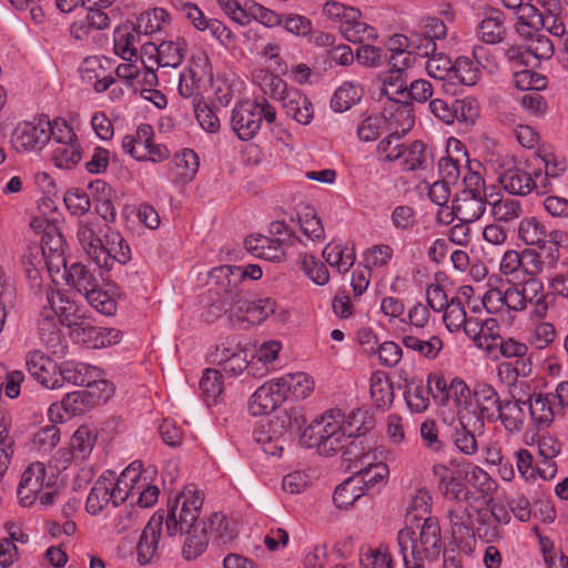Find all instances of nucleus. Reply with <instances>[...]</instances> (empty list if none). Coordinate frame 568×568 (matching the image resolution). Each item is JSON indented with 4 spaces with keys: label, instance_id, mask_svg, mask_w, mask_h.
I'll return each instance as SVG.
<instances>
[{
    "label": "nucleus",
    "instance_id": "f257e3e1",
    "mask_svg": "<svg viewBox=\"0 0 568 568\" xmlns=\"http://www.w3.org/2000/svg\"><path fill=\"white\" fill-rule=\"evenodd\" d=\"M239 273H232L231 265H220L210 272V280L215 286L210 291L212 296L207 321L227 312L236 314L246 305L245 300L250 294L239 281Z\"/></svg>",
    "mask_w": 568,
    "mask_h": 568
},
{
    "label": "nucleus",
    "instance_id": "f03ea898",
    "mask_svg": "<svg viewBox=\"0 0 568 568\" xmlns=\"http://www.w3.org/2000/svg\"><path fill=\"white\" fill-rule=\"evenodd\" d=\"M400 554H408L412 559H436L440 552L442 536L438 520L427 517L416 526H407L397 535Z\"/></svg>",
    "mask_w": 568,
    "mask_h": 568
},
{
    "label": "nucleus",
    "instance_id": "7ed1b4c3",
    "mask_svg": "<svg viewBox=\"0 0 568 568\" xmlns=\"http://www.w3.org/2000/svg\"><path fill=\"white\" fill-rule=\"evenodd\" d=\"M305 422L304 416L296 408L281 410L271 419L261 423L253 430V438L262 445L265 454L280 456L286 442L285 437L298 434Z\"/></svg>",
    "mask_w": 568,
    "mask_h": 568
},
{
    "label": "nucleus",
    "instance_id": "20e7f679",
    "mask_svg": "<svg viewBox=\"0 0 568 568\" xmlns=\"http://www.w3.org/2000/svg\"><path fill=\"white\" fill-rule=\"evenodd\" d=\"M342 425V409H329L311 423L304 430L302 440L306 447H315L320 455L332 456L341 449L343 442H346Z\"/></svg>",
    "mask_w": 568,
    "mask_h": 568
},
{
    "label": "nucleus",
    "instance_id": "39448f33",
    "mask_svg": "<svg viewBox=\"0 0 568 568\" xmlns=\"http://www.w3.org/2000/svg\"><path fill=\"white\" fill-rule=\"evenodd\" d=\"M262 120H265L268 124L276 120L275 108L264 97L256 98L253 101H242L232 111V128L243 141H248L256 135L261 129Z\"/></svg>",
    "mask_w": 568,
    "mask_h": 568
},
{
    "label": "nucleus",
    "instance_id": "423d86ee",
    "mask_svg": "<svg viewBox=\"0 0 568 568\" xmlns=\"http://www.w3.org/2000/svg\"><path fill=\"white\" fill-rule=\"evenodd\" d=\"M202 505L203 498L195 487H186L172 504H169L165 518L168 535L190 534V529L202 526V523L196 524Z\"/></svg>",
    "mask_w": 568,
    "mask_h": 568
},
{
    "label": "nucleus",
    "instance_id": "0eeeda50",
    "mask_svg": "<svg viewBox=\"0 0 568 568\" xmlns=\"http://www.w3.org/2000/svg\"><path fill=\"white\" fill-rule=\"evenodd\" d=\"M47 115L41 114L31 122L19 123L11 133L10 143L18 153L41 151L48 144Z\"/></svg>",
    "mask_w": 568,
    "mask_h": 568
},
{
    "label": "nucleus",
    "instance_id": "6e6552de",
    "mask_svg": "<svg viewBox=\"0 0 568 568\" xmlns=\"http://www.w3.org/2000/svg\"><path fill=\"white\" fill-rule=\"evenodd\" d=\"M288 387L283 379L271 381L260 386L251 396L248 410L253 416L270 414L275 410L286 397Z\"/></svg>",
    "mask_w": 568,
    "mask_h": 568
},
{
    "label": "nucleus",
    "instance_id": "1a4fd4ad",
    "mask_svg": "<svg viewBox=\"0 0 568 568\" xmlns=\"http://www.w3.org/2000/svg\"><path fill=\"white\" fill-rule=\"evenodd\" d=\"M93 253L94 263L100 268L112 270L115 263L121 265L131 261V250L120 233L112 232L105 235V244L102 242Z\"/></svg>",
    "mask_w": 568,
    "mask_h": 568
},
{
    "label": "nucleus",
    "instance_id": "9d476101",
    "mask_svg": "<svg viewBox=\"0 0 568 568\" xmlns=\"http://www.w3.org/2000/svg\"><path fill=\"white\" fill-rule=\"evenodd\" d=\"M488 199L489 196L476 195V193H456L453 199L452 211L447 213V217H450L447 223L453 221L454 217L464 223L476 222L485 213Z\"/></svg>",
    "mask_w": 568,
    "mask_h": 568
},
{
    "label": "nucleus",
    "instance_id": "9b49d317",
    "mask_svg": "<svg viewBox=\"0 0 568 568\" xmlns=\"http://www.w3.org/2000/svg\"><path fill=\"white\" fill-rule=\"evenodd\" d=\"M26 366L29 374L42 386L49 389H59V365L41 351H31L27 354Z\"/></svg>",
    "mask_w": 568,
    "mask_h": 568
},
{
    "label": "nucleus",
    "instance_id": "f8f14e48",
    "mask_svg": "<svg viewBox=\"0 0 568 568\" xmlns=\"http://www.w3.org/2000/svg\"><path fill=\"white\" fill-rule=\"evenodd\" d=\"M539 178H541V173L539 171H536L532 176L531 173L524 169L515 166L507 169L499 174L498 182L509 194L525 196L535 189H541L538 183Z\"/></svg>",
    "mask_w": 568,
    "mask_h": 568
},
{
    "label": "nucleus",
    "instance_id": "ddd939ff",
    "mask_svg": "<svg viewBox=\"0 0 568 568\" xmlns=\"http://www.w3.org/2000/svg\"><path fill=\"white\" fill-rule=\"evenodd\" d=\"M45 466L43 463H32L21 476V480L17 490L21 505L31 506L36 500L38 494L41 493L44 486Z\"/></svg>",
    "mask_w": 568,
    "mask_h": 568
},
{
    "label": "nucleus",
    "instance_id": "4468645a",
    "mask_svg": "<svg viewBox=\"0 0 568 568\" xmlns=\"http://www.w3.org/2000/svg\"><path fill=\"white\" fill-rule=\"evenodd\" d=\"M526 402L530 417L538 428L549 427L555 416L561 414L557 406L552 393L531 394Z\"/></svg>",
    "mask_w": 568,
    "mask_h": 568
},
{
    "label": "nucleus",
    "instance_id": "2eb2a0df",
    "mask_svg": "<svg viewBox=\"0 0 568 568\" xmlns=\"http://www.w3.org/2000/svg\"><path fill=\"white\" fill-rule=\"evenodd\" d=\"M163 520L164 516L155 513L144 527L136 546L140 565L149 564L155 556Z\"/></svg>",
    "mask_w": 568,
    "mask_h": 568
},
{
    "label": "nucleus",
    "instance_id": "dca6fc26",
    "mask_svg": "<svg viewBox=\"0 0 568 568\" xmlns=\"http://www.w3.org/2000/svg\"><path fill=\"white\" fill-rule=\"evenodd\" d=\"M141 480V463L134 462L130 464L118 477L116 481L111 479V494L113 506L118 507L124 503L130 496H133L135 489H140Z\"/></svg>",
    "mask_w": 568,
    "mask_h": 568
},
{
    "label": "nucleus",
    "instance_id": "f3484780",
    "mask_svg": "<svg viewBox=\"0 0 568 568\" xmlns=\"http://www.w3.org/2000/svg\"><path fill=\"white\" fill-rule=\"evenodd\" d=\"M477 508L469 503L454 504L447 510V519L449 520L453 537L456 540L470 538L474 526V515L477 514Z\"/></svg>",
    "mask_w": 568,
    "mask_h": 568
},
{
    "label": "nucleus",
    "instance_id": "a211bd4d",
    "mask_svg": "<svg viewBox=\"0 0 568 568\" xmlns=\"http://www.w3.org/2000/svg\"><path fill=\"white\" fill-rule=\"evenodd\" d=\"M473 398L477 408V417L489 423L495 422V415L500 408L498 392L487 383H477L473 388Z\"/></svg>",
    "mask_w": 568,
    "mask_h": 568
},
{
    "label": "nucleus",
    "instance_id": "6ab92c4d",
    "mask_svg": "<svg viewBox=\"0 0 568 568\" xmlns=\"http://www.w3.org/2000/svg\"><path fill=\"white\" fill-rule=\"evenodd\" d=\"M282 108L287 116L300 124H308L313 119V104L298 89L291 88L281 100Z\"/></svg>",
    "mask_w": 568,
    "mask_h": 568
},
{
    "label": "nucleus",
    "instance_id": "aec40b11",
    "mask_svg": "<svg viewBox=\"0 0 568 568\" xmlns=\"http://www.w3.org/2000/svg\"><path fill=\"white\" fill-rule=\"evenodd\" d=\"M489 213L497 223H511L519 219L523 214V206L520 201L510 196L504 195H489L488 204Z\"/></svg>",
    "mask_w": 568,
    "mask_h": 568
},
{
    "label": "nucleus",
    "instance_id": "412c9836",
    "mask_svg": "<svg viewBox=\"0 0 568 568\" xmlns=\"http://www.w3.org/2000/svg\"><path fill=\"white\" fill-rule=\"evenodd\" d=\"M352 479L358 480L357 486L362 490L368 491L377 484L383 483L389 475L388 466L385 463H373L372 459L353 471Z\"/></svg>",
    "mask_w": 568,
    "mask_h": 568
},
{
    "label": "nucleus",
    "instance_id": "4be33fe9",
    "mask_svg": "<svg viewBox=\"0 0 568 568\" xmlns=\"http://www.w3.org/2000/svg\"><path fill=\"white\" fill-rule=\"evenodd\" d=\"M524 405L526 402L523 399H503L495 415V422L500 420L505 429L510 433H519L524 427Z\"/></svg>",
    "mask_w": 568,
    "mask_h": 568
},
{
    "label": "nucleus",
    "instance_id": "5701e85b",
    "mask_svg": "<svg viewBox=\"0 0 568 568\" xmlns=\"http://www.w3.org/2000/svg\"><path fill=\"white\" fill-rule=\"evenodd\" d=\"M85 9V19L75 21L70 27V32L77 40H85L92 30H103L110 26V19L102 8Z\"/></svg>",
    "mask_w": 568,
    "mask_h": 568
},
{
    "label": "nucleus",
    "instance_id": "b1692460",
    "mask_svg": "<svg viewBox=\"0 0 568 568\" xmlns=\"http://www.w3.org/2000/svg\"><path fill=\"white\" fill-rule=\"evenodd\" d=\"M65 281L68 285L84 296L100 286L99 280L93 272L82 263H72L65 270Z\"/></svg>",
    "mask_w": 568,
    "mask_h": 568
},
{
    "label": "nucleus",
    "instance_id": "393cba45",
    "mask_svg": "<svg viewBox=\"0 0 568 568\" xmlns=\"http://www.w3.org/2000/svg\"><path fill=\"white\" fill-rule=\"evenodd\" d=\"M479 77H480V71H479V68L474 62V60H471L470 58H467V57H459L454 62L450 82L442 83V88L446 92H450L452 94H455L456 91L452 89V85H454L455 80L464 85H474L479 80Z\"/></svg>",
    "mask_w": 568,
    "mask_h": 568
},
{
    "label": "nucleus",
    "instance_id": "a878e982",
    "mask_svg": "<svg viewBox=\"0 0 568 568\" xmlns=\"http://www.w3.org/2000/svg\"><path fill=\"white\" fill-rule=\"evenodd\" d=\"M343 463L348 470H355L369 459L375 457L371 455L369 448L364 445L361 437H352L347 442H343L341 449Z\"/></svg>",
    "mask_w": 568,
    "mask_h": 568
},
{
    "label": "nucleus",
    "instance_id": "bb28decb",
    "mask_svg": "<svg viewBox=\"0 0 568 568\" xmlns=\"http://www.w3.org/2000/svg\"><path fill=\"white\" fill-rule=\"evenodd\" d=\"M474 535L486 542H491L500 537L499 520L489 508H479L474 519Z\"/></svg>",
    "mask_w": 568,
    "mask_h": 568
},
{
    "label": "nucleus",
    "instance_id": "cd10ccee",
    "mask_svg": "<svg viewBox=\"0 0 568 568\" xmlns=\"http://www.w3.org/2000/svg\"><path fill=\"white\" fill-rule=\"evenodd\" d=\"M91 373H99V369L83 364L62 363L57 373L59 388H62L65 384L71 386L89 385Z\"/></svg>",
    "mask_w": 568,
    "mask_h": 568
},
{
    "label": "nucleus",
    "instance_id": "c85d7f7f",
    "mask_svg": "<svg viewBox=\"0 0 568 568\" xmlns=\"http://www.w3.org/2000/svg\"><path fill=\"white\" fill-rule=\"evenodd\" d=\"M72 334L83 343H92L93 347H100L105 346V343L111 344L112 339L119 336V331L95 327L84 320V324L75 326Z\"/></svg>",
    "mask_w": 568,
    "mask_h": 568
},
{
    "label": "nucleus",
    "instance_id": "c756f323",
    "mask_svg": "<svg viewBox=\"0 0 568 568\" xmlns=\"http://www.w3.org/2000/svg\"><path fill=\"white\" fill-rule=\"evenodd\" d=\"M151 45L156 52L160 67L178 68L182 63L186 51V42L180 38L176 41H162L159 45Z\"/></svg>",
    "mask_w": 568,
    "mask_h": 568
},
{
    "label": "nucleus",
    "instance_id": "7c9ffc66",
    "mask_svg": "<svg viewBox=\"0 0 568 568\" xmlns=\"http://www.w3.org/2000/svg\"><path fill=\"white\" fill-rule=\"evenodd\" d=\"M206 524V532L210 530V535L219 545H226L231 542L237 535L236 524L222 513H214Z\"/></svg>",
    "mask_w": 568,
    "mask_h": 568
},
{
    "label": "nucleus",
    "instance_id": "2f4dec72",
    "mask_svg": "<svg viewBox=\"0 0 568 568\" xmlns=\"http://www.w3.org/2000/svg\"><path fill=\"white\" fill-rule=\"evenodd\" d=\"M141 33L136 32V28L133 24H123L114 31V51L124 60H131L138 55V49L135 48V41L139 39Z\"/></svg>",
    "mask_w": 568,
    "mask_h": 568
},
{
    "label": "nucleus",
    "instance_id": "473e14b6",
    "mask_svg": "<svg viewBox=\"0 0 568 568\" xmlns=\"http://www.w3.org/2000/svg\"><path fill=\"white\" fill-rule=\"evenodd\" d=\"M111 479L104 476L100 477L91 488L87 498L85 508L92 514L101 513L110 503L113 504L111 494Z\"/></svg>",
    "mask_w": 568,
    "mask_h": 568
},
{
    "label": "nucleus",
    "instance_id": "72a5a7b5",
    "mask_svg": "<svg viewBox=\"0 0 568 568\" xmlns=\"http://www.w3.org/2000/svg\"><path fill=\"white\" fill-rule=\"evenodd\" d=\"M402 343L407 349L416 352L427 359H435L444 345L442 338L437 335H433L429 338L405 335L402 338Z\"/></svg>",
    "mask_w": 568,
    "mask_h": 568
},
{
    "label": "nucleus",
    "instance_id": "f704fd0d",
    "mask_svg": "<svg viewBox=\"0 0 568 568\" xmlns=\"http://www.w3.org/2000/svg\"><path fill=\"white\" fill-rule=\"evenodd\" d=\"M61 323L55 316H49V314L40 313L38 320L39 337L42 343L53 349L57 353V347L62 346V334L60 329Z\"/></svg>",
    "mask_w": 568,
    "mask_h": 568
},
{
    "label": "nucleus",
    "instance_id": "c9c22d12",
    "mask_svg": "<svg viewBox=\"0 0 568 568\" xmlns=\"http://www.w3.org/2000/svg\"><path fill=\"white\" fill-rule=\"evenodd\" d=\"M176 173L175 179L181 184L191 182L199 170V158L191 149H184L173 159Z\"/></svg>",
    "mask_w": 568,
    "mask_h": 568
},
{
    "label": "nucleus",
    "instance_id": "e433bc0d",
    "mask_svg": "<svg viewBox=\"0 0 568 568\" xmlns=\"http://www.w3.org/2000/svg\"><path fill=\"white\" fill-rule=\"evenodd\" d=\"M372 417L367 410H352L347 416L343 413V433H345L346 442L352 437H362L372 429Z\"/></svg>",
    "mask_w": 568,
    "mask_h": 568
},
{
    "label": "nucleus",
    "instance_id": "4c0bfd02",
    "mask_svg": "<svg viewBox=\"0 0 568 568\" xmlns=\"http://www.w3.org/2000/svg\"><path fill=\"white\" fill-rule=\"evenodd\" d=\"M403 156L404 169L408 171L426 170L432 163V154L420 140H416L408 148H405Z\"/></svg>",
    "mask_w": 568,
    "mask_h": 568
},
{
    "label": "nucleus",
    "instance_id": "58836bf2",
    "mask_svg": "<svg viewBox=\"0 0 568 568\" xmlns=\"http://www.w3.org/2000/svg\"><path fill=\"white\" fill-rule=\"evenodd\" d=\"M243 308H240L236 314H245L246 320L252 323H261L270 315L274 314L276 310V302L270 297L251 300L250 295L245 300Z\"/></svg>",
    "mask_w": 568,
    "mask_h": 568
},
{
    "label": "nucleus",
    "instance_id": "ea45409f",
    "mask_svg": "<svg viewBox=\"0 0 568 568\" xmlns=\"http://www.w3.org/2000/svg\"><path fill=\"white\" fill-rule=\"evenodd\" d=\"M363 95V88L352 82H344L334 93L331 105L336 112H344L356 104Z\"/></svg>",
    "mask_w": 568,
    "mask_h": 568
},
{
    "label": "nucleus",
    "instance_id": "a19ab883",
    "mask_svg": "<svg viewBox=\"0 0 568 568\" xmlns=\"http://www.w3.org/2000/svg\"><path fill=\"white\" fill-rule=\"evenodd\" d=\"M518 236L527 245L541 247L546 243L547 230L536 217H526L519 223Z\"/></svg>",
    "mask_w": 568,
    "mask_h": 568
},
{
    "label": "nucleus",
    "instance_id": "79ce46f5",
    "mask_svg": "<svg viewBox=\"0 0 568 568\" xmlns=\"http://www.w3.org/2000/svg\"><path fill=\"white\" fill-rule=\"evenodd\" d=\"M52 161L60 169H73L82 159V150L79 142L54 145Z\"/></svg>",
    "mask_w": 568,
    "mask_h": 568
},
{
    "label": "nucleus",
    "instance_id": "37998d69",
    "mask_svg": "<svg viewBox=\"0 0 568 568\" xmlns=\"http://www.w3.org/2000/svg\"><path fill=\"white\" fill-rule=\"evenodd\" d=\"M222 372L215 368H206L200 381V388L207 405L216 403L223 393Z\"/></svg>",
    "mask_w": 568,
    "mask_h": 568
},
{
    "label": "nucleus",
    "instance_id": "c03bdc74",
    "mask_svg": "<svg viewBox=\"0 0 568 568\" xmlns=\"http://www.w3.org/2000/svg\"><path fill=\"white\" fill-rule=\"evenodd\" d=\"M429 389L422 382L406 383L405 399L408 408L414 413H423L429 406Z\"/></svg>",
    "mask_w": 568,
    "mask_h": 568
},
{
    "label": "nucleus",
    "instance_id": "a18cd8bd",
    "mask_svg": "<svg viewBox=\"0 0 568 568\" xmlns=\"http://www.w3.org/2000/svg\"><path fill=\"white\" fill-rule=\"evenodd\" d=\"M359 562L362 568H393L392 556L388 552V548L384 546L376 548L371 546L362 547Z\"/></svg>",
    "mask_w": 568,
    "mask_h": 568
},
{
    "label": "nucleus",
    "instance_id": "49530a36",
    "mask_svg": "<svg viewBox=\"0 0 568 568\" xmlns=\"http://www.w3.org/2000/svg\"><path fill=\"white\" fill-rule=\"evenodd\" d=\"M97 436L88 426H80L70 439V447L75 458L81 463L91 454Z\"/></svg>",
    "mask_w": 568,
    "mask_h": 568
},
{
    "label": "nucleus",
    "instance_id": "de8ad7c7",
    "mask_svg": "<svg viewBox=\"0 0 568 568\" xmlns=\"http://www.w3.org/2000/svg\"><path fill=\"white\" fill-rule=\"evenodd\" d=\"M371 396L379 409H387L394 400L393 384L379 375L371 378Z\"/></svg>",
    "mask_w": 568,
    "mask_h": 568
},
{
    "label": "nucleus",
    "instance_id": "09e8293b",
    "mask_svg": "<svg viewBox=\"0 0 568 568\" xmlns=\"http://www.w3.org/2000/svg\"><path fill=\"white\" fill-rule=\"evenodd\" d=\"M207 544L206 524L202 523V526L193 528V531L190 529L182 550L184 558L186 560L196 558L206 549Z\"/></svg>",
    "mask_w": 568,
    "mask_h": 568
},
{
    "label": "nucleus",
    "instance_id": "8fccbe9b",
    "mask_svg": "<svg viewBox=\"0 0 568 568\" xmlns=\"http://www.w3.org/2000/svg\"><path fill=\"white\" fill-rule=\"evenodd\" d=\"M342 558V552L338 549H328L326 546H316L311 552L305 556V568H331L334 561Z\"/></svg>",
    "mask_w": 568,
    "mask_h": 568
},
{
    "label": "nucleus",
    "instance_id": "3c124183",
    "mask_svg": "<svg viewBox=\"0 0 568 568\" xmlns=\"http://www.w3.org/2000/svg\"><path fill=\"white\" fill-rule=\"evenodd\" d=\"M454 63L444 53H435L426 62V71L429 77L443 83H449Z\"/></svg>",
    "mask_w": 568,
    "mask_h": 568
},
{
    "label": "nucleus",
    "instance_id": "603ef678",
    "mask_svg": "<svg viewBox=\"0 0 568 568\" xmlns=\"http://www.w3.org/2000/svg\"><path fill=\"white\" fill-rule=\"evenodd\" d=\"M357 483L358 480H353L349 477L336 487L333 494V501L336 507L347 508L364 495V490L357 486Z\"/></svg>",
    "mask_w": 568,
    "mask_h": 568
},
{
    "label": "nucleus",
    "instance_id": "864d4df0",
    "mask_svg": "<svg viewBox=\"0 0 568 568\" xmlns=\"http://www.w3.org/2000/svg\"><path fill=\"white\" fill-rule=\"evenodd\" d=\"M169 18V13L162 8H154L143 12L136 20V32L141 34H152L161 29L163 22Z\"/></svg>",
    "mask_w": 568,
    "mask_h": 568
},
{
    "label": "nucleus",
    "instance_id": "5fc2aeb1",
    "mask_svg": "<svg viewBox=\"0 0 568 568\" xmlns=\"http://www.w3.org/2000/svg\"><path fill=\"white\" fill-rule=\"evenodd\" d=\"M400 139L402 135L398 132H393L379 141L376 152L381 161L393 162L404 155L405 146L400 143Z\"/></svg>",
    "mask_w": 568,
    "mask_h": 568
},
{
    "label": "nucleus",
    "instance_id": "6e6d98bb",
    "mask_svg": "<svg viewBox=\"0 0 568 568\" xmlns=\"http://www.w3.org/2000/svg\"><path fill=\"white\" fill-rule=\"evenodd\" d=\"M341 31L345 39L349 42H363L365 40H374L377 38L375 29L367 23L355 19L341 26Z\"/></svg>",
    "mask_w": 568,
    "mask_h": 568
},
{
    "label": "nucleus",
    "instance_id": "4d7b16f0",
    "mask_svg": "<svg viewBox=\"0 0 568 568\" xmlns=\"http://www.w3.org/2000/svg\"><path fill=\"white\" fill-rule=\"evenodd\" d=\"M325 261L333 267H336L339 273L347 272L355 262V254L353 251L345 253L338 245H326L323 250Z\"/></svg>",
    "mask_w": 568,
    "mask_h": 568
},
{
    "label": "nucleus",
    "instance_id": "13d9d810",
    "mask_svg": "<svg viewBox=\"0 0 568 568\" xmlns=\"http://www.w3.org/2000/svg\"><path fill=\"white\" fill-rule=\"evenodd\" d=\"M48 125V142L53 139L55 145L69 144L78 142L77 135L73 129L67 123V121L58 118L51 121L47 115Z\"/></svg>",
    "mask_w": 568,
    "mask_h": 568
},
{
    "label": "nucleus",
    "instance_id": "bf43d9fd",
    "mask_svg": "<svg viewBox=\"0 0 568 568\" xmlns=\"http://www.w3.org/2000/svg\"><path fill=\"white\" fill-rule=\"evenodd\" d=\"M438 488L447 500L455 504H466L474 497V493L469 490L466 484L457 478H450L444 484H439Z\"/></svg>",
    "mask_w": 568,
    "mask_h": 568
},
{
    "label": "nucleus",
    "instance_id": "052dcab7",
    "mask_svg": "<svg viewBox=\"0 0 568 568\" xmlns=\"http://www.w3.org/2000/svg\"><path fill=\"white\" fill-rule=\"evenodd\" d=\"M480 38L486 43H498L504 39L505 28L500 14L485 18L478 26Z\"/></svg>",
    "mask_w": 568,
    "mask_h": 568
},
{
    "label": "nucleus",
    "instance_id": "680f3d73",
    "mask_svg": "<svg viewBox=\"0 0 568 568\" xmlns=\"http://www.w3.org/2000/svg\"><path fill=\"white\" fill-rule=\"evenodd\" d=\"M202 77L197 74L194 69L185 70L180 75L179 93L183 98H192V104L194 102L203 100L200 94V82Z\"/></svg>",
    "mask_w": 568,
    "mask_h": 568
},
{
    "label": "nucleus",
    "instance_id": "e2e57ef3",
    "mask_svg": "<svg viewBox=\"0 0 568 568\" xmlns=\"http://www.w3.org/2000/svg\"><path fill=\"white\" fill-rule=\"evenodd\" d=\"M514 83L521 91L538 92L547 87V78L531 70H521L515 72Z\"/></svg>",
    "mask_w": 568,
    "mask_h": 568
},
{
    "label": "nucleus",
    "instance_id": "0e129e2a",
    "mask_svg": "<svg viewBox=\"0 0 568 568\" xmlns=\"http://www.w3.org/2000/svg\"><path fill=\"white\" fill-rule=\"evenodd\" d=\"M466 311L459 297L449 301V305L444 310V323L450 332H457L466 323Z\"/></svg>",
    "mask_w": 568,
    "mask_h": 568
},
{
    "label": "nucleus",
    "instance_id": "69168bd1",
    "mask_svg": "<svg viewBox=\"0 0 568 568\" xmlns=\"http://www.w3.org/2000/svg\"><path fill=\"white\" fill-rule=\"evenodd\" d=\"M57 318L61 325H64L71 329H73L75 326L84 324V315L81 313V307L70 296L59 308Z\"/></svg>",
    "mask_w": 568,
    "mask_h": 568
},
{
    "label": "nucleus",
    "instance_id": "338daca9",
    "mask_svg": "<svg viewBox=\"0 0 568 568\" xmlns=\"http://www.w3.org/2000/svg\"><path fill=\"white\" fill-rule=\"evenodd\" d=\"M323 13L331 20L346 23L361 18V11L353 7H347L337 1H327L323 7Z\"/></svg>",
    "mask_w": 568,
    "mask_h": 568
},
{
    "label": "nucleus",
    "instance_id": "774afa93",
    "mask_svg": "<svg viewBox=\"0 0 568 568\" xmlns=\"http://www.w3.org/2000/svg\"><path fill=\"white\" fill-rule=\"evenodd\" d=\"M64 203L67 209L73 215H84L91 207L89 195L81 189H70L64 194Z\"/></svg>",
    "mask_w": 568,
    "mask_h": 568
}]
</instances>
